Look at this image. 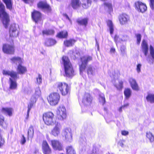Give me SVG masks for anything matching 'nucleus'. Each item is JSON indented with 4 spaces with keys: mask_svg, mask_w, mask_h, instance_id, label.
Listing matches in <instances>:
<instances>
[{
    "mask_svg": "<svg viewBox=\"0 0 154 154\" xmlns=\"http://www.w3.org/2000/svg\"><path fill=\"white\" fill-rule=\"evenodd\" d=\"M81 60L82 64L79 66L80 74H81L83 72L86 71L88 75H94L96 71L95 68L91 65L86 66L88 62L92 60V57L88 56H84L81 58Z\"/></svg>",
    "mask_w": 154,
    "mask_h": 154,
    "instance_id": "1",
    "label": "nucleus"
},
{
    "mask_svg": "<svg viewBox=\"0 0 154 154\" xmlns=\"http://www.w3.org/2000/svg\"><path fill=\"white\" fill-rule=\"evenodd\" d=\"M3 75H8L11 76L9 79V83L10 90L16 89L17 87L16 80L17 79V72L13 71L3 70L2 72Z\"/></svg>",
    "mask_w": 154,
    "mask_h": 154,
    "instance_id": "2",
    "label": "nucleus"
},
{
    "mask_svg": "<svg viewBox=\"0 0 154 154\" xmlns=\"http://www.w3.org/2000/svg\"><path fill=\"white\" fill-rule=\"evenodd\" d=\"M62 62L64 66L66 76L72 77L75 75V72L68 58L63 56L62 58Z\"/></svg>",
    "mask_w": 154,
    "mask_h": 154,
    "instance_id": "3",
    "label": "nucleus"
},
{
    "mask_svg": "<svg viewBox=\"0 0 154 154\" xmlns=\"http://www.w3.org/2000/svg\"><path fill=\"white\" fill-rule=\"evenodd\" d=\"M43 119L45 124L49 126H53L56 122L54 119V113L51 112H48L43 114Z\"/></svg>",
    "mask_w": 154,
    "mask_h": 154,
    "instance_id": "4",
    "label": "nucleus"
},
{
    "mask_svg": "<svg viewBox=\"0 0 154 154\" xmlns=\"http://www.w3.org/2000/svg\"><path fill=\"white\" fill-rule=\"evenodd\" d=\"M57 117L60 120H63L66 119V109L63 106L58 107L56 111Z\"/></svg>",
    "mask_w": 154,
    "mask_h": 154,
    "instance_id": "5",
    "label": "nucleus"
},
{
    "mask_svg": "<svg viewBox=\"0 0 154 154\" xmlns=\"http://www.w3.org/2000/svg\"><path fill=\"white\" fill-rule=\"evenodd\" d=\"M57 90L59 91L63 95H65L69 91V88L68 85L66 83H58L57 84Z\"/></svg>",
    "mask_w": 154,
    "mask_h": 154,
    "instance_id": "6",
    "label": "nucleus"
},
{
    "mask_svg": "<svg viewBox=\"0 0 154 154\" xmlns=\"http://www.w3.org/2000/svg\"><path fill=\"white\" fill-rule=\"evenodd\" d=\"M60 100L59 94L57 93L51 94L48 98V100L51 105L54 106L57 104Z\"/></svg>",
    "mask_w": 154,
    "mask_h": 154,
    "instance_id": "7",
    "label": "nucleus"
},
{
    "mask_svg": "<svg viewBox=\"0 0 154 154\" xmlns=\"http://www.w3.org/2000/svg\"><path fill=\"white\" fill-rule=\"evenodd\" d=\"M2 50L5 53L12 54L14 51V45L12 43H11V45L8 44H4L2 47Z\"/></svg>",
    "mask_w": 154,
    "mask_h": 154,
    "instance_id": "8",
    "label": "nucleus"
},
{
    "mask_svg": "<svg viewBox=\"0 0 154 154\" xmlns=\"http://www.w3.org/2000/svg\"><path fill=\"white\" fill-rule=\"evenodd\" d=\"M62 135L64 137L67 141L71 142L72 141V134L70 128H66L63 131Z\"/></svg>",
    "mask_w": 154,
    "mask_h": 154,
    "instance_id": "9",
    "label": "nucleus"
},
{
    "mask_svg": "<svg viewBox=\"0 0 154 154\" xmlns=\"http://www.w3.org/2000/svg\"><path fill=\"white\" fill-rule=\"evenodd\" d=\"M135 7L138 12L141 13L145 12L147 9L146 5L139 1L136 2L135 3Z\"/></svg>",
    "mask_w": 154,
    "mask_h": 154,
    "instance_id": "10",
    "label": "nucleus"
},
{
    "mask_svg": "<svg viewBox=\"0 0 154 154\" xmlns=\"http://www.w3.org/2000/svg\"><path fill=\"white\" fill-rule=\"evenodd\" d=\"M54 127L51 131V134L55 137L58 136L60 134L61 126L60 123L56 122Z\"/></svg>",
    "mask_w": 154,
    "mask_h": 154,
    "instance_id": "11",
    "label": "nucleus"
},
{
    "mask_svg": "<svg viewBox=\"0 0 154 154\" xmlns=\"http://www.w3.org/2000/svg\"><path fill=\"white\" fill-rule=\"evenodd\" d=\"M38 7L47 12L51 11V9L50 6L46 2H40L37 5Z\"/></svg>",
    "mask_w": 154,
    "mask_h": 154,
    "instance_id": "12",
    "label": "nucleus"
},
{
    "mask_svg": "<svg viewBox=\"0 0 154 154\" xmlns=\"http://www.w3.org/2000/svg\"><path fill=\"white\" fill-rule=\"evenodd\" d=\"M51 143L53 148L55 150H61L63 149V145L62 143L57 140H52Z\"/></svg>",
    "mask_w": 154,
    "mask_h": 154,
    "instance_id": "13",
    "label": "nucleus"
},
{
    "mask_svg": "<svg viewBox=\"0 0 154 154\" xmlns=\"http://www.w3.org/2000/svg\"><path fill=\"white\" fill-rule=\"evenodd\" d=\"M92 98L91 95L88 93L85 94L82 99V103L86 106H89L91 103Z\"/></svg>",
    "mask_w": 154,
    "mask_h": 154,
    "instance_id": "14",
    "label": "nucleus"
},
{
    "mask_svg": "<svg viewBox=\"0 0 154 154\" xmlns=\"http://www.w3.org/2000/svg\"><path fill=\"white\" fill-rule=\"evenodd\" d=\"M32 17L33 20L36 23H37L41 20V14L39 12L34 10L32 13Z\"/></svg>",
    "mask_w": 154,
    "mask_h": 154,
    "instance_id": "15",
    "label": "nucleus"
},
{
    "mask_svg": "<svg viewBox=\"0 0 154 154\" xmlns=\"http://www.w3.org/2000/svg\"><path fill=\"white\" fill-rule=\"evenodd\" d=\"M17 30V28L15 26V24H13L11 25L10 26L9 32L10 34V39H11L12 40V42L13 43V39H12V37H16L18 35V32H17L16 34V32Z\"/></svg>",
    "mask_w": 154,
    "mask_h": 154,
    "instance_id": "16",
    "label": "nucleus"
},
{
    "mask_svg": "<svg viewBox=\"0 0 154 154\" xmlns=\"http://www.w3.org/2000/svg\"><path fill=\"white\" fill-rule=\"evenodd\" d=\"M149 49L150 55H149L146 57V60L149 64H151L153 63V60H154V49L152 45H150Z\"/></svg>",
    "mask_w": 154,
    "mask_h": 154,
    "instance_id": "17",
    "label": "nucleus"
},
{
    "mask_svg": "<svg viewBox=\"0 0 154 154\" xmlns=\"http://www.w3.org/2000/svg\"><path fill=\"white\" fill-rule=\"evenodd\" d=\"M41 94V91L39 87H37L35 89V95L32 96L31 99V102L30 103L33 104L35 103L37 99L40 95Z\"/></svg>",
    "mask_w": 154,
    "mask_h": 154,
    "instance_id": "18",
    "label": "nucleus"
},
{
    "mask_svg": "<svg viewBox=\"0 0 154 154\" xmlns=\"http://www.w3.org/2000/svg\"><path fill=\"white\" fill-rule=\"evenodd\" d=\"M142 50L145 56H146L148 53L149 48L148 44L145 40H143L141 45Z\"/></svg>",
    "mask_w": 154,
    "mask_h": 154,
    "instance_id": "19",
    "label": "nucleus"
},
{
    "mask_svg": "<svg viewBox=\"0 0 154 154\" xmlns=\"http://www.w3.org/2000/svg\"><path fill=\"white\" fill-rule=\"evenodd\" d=\"M119 20L121 24L123 25L126 23L129 19L128 16L125 14H122L119 17Z\"/></svg>",
    "mask_w": 154,
    "mask_h": 154,
    "instance_id": "20",
    "label": "nucleus"
},
{
    "mask_svg": "<svg viewBox=\"0 0 154 154\" xmlns=\"http://www.w3.org/2000/svg\"><path fill=\"white\" fill-rule=\"evenodd\" d=\"M129 82L132 88L134 90L137 91L139 90L138 86L136 80L134 79L131 78L129 79Z\"/></svg>",
    "mask_w": 154,
    "mask_h": 154,
    "instance_id": "21",
    "label": "nucleus"
},
{
    "mask_svg": "<svg viewBox=\"0 0 154 154\" xmlns=\"http://www.w3.org/2000/svg\"><path fill=\"white\" fill-rule=\"evenodd\" d=\"M42 149L44 154H49L51 153V149L47 143L45 141H43Z\"/></svg>",
    "mask_w": 154,
    "mask_h": 154,
    "instance_id": "22",
    "label": "nucleus"
},
{
    "mask_svg": "<svg viewBox=\"0 0 154 154\" xmlns=\"http://www.w3.org/2000/svg\"><path fill=\"white\" fill-rule=\"evenodd\" d=\"M81 3L79 0H71L70 5L74 9H76L79 7Z\"/></svg>",
    "mask_w": 154,
    "mask_h": 154,
    "instance_id": "23",
    "label": "nucleus"
},
{
    "mask_svg": "<svg viewBox=\"0 0 154 154\" xmlns=\"http://www.w3.org/2000/svg\"><path fill=\"white\" fill-rule=\"evenodd\" d=\"M13 111V109L11 108H3L2 109V112L4 114L9 116H12Z\"/></svg>",
    "mask_w": 154,
    "mask_h": 154,
    "instance_id": "24",
    "label": "nucleus"
},
{
    "mask_svg": "<svg viewBox=\"0 0 154 154\" xmlns=\"http://www.w3.org/2000/svg\"><path fill=\"white\" fill-rule=\"evenodd\" d=\"M5 4L7 9L11 10L12 9L13 3L12 0H2Z\"/></svg>",
    "mask_w": 154,
    "mask_h": 154,
    "instance_id": "25",
    "label": "nucleus"
},
{
    "mask_svg": "<svg viewBox=\"0 0 154 154\" xmlns=\"http://www.w3.org/2000/svg\"><path fill=\"white\" fill-rule=\"evenodd\" d=\"M107 26L110 31V35H112L114 32V26L112 21L109 20L107 22Z\"/></svg>",
    "mask_w": 154,
    "mask_h": 154,
    "instance_id": "26",
    "label": "nucleus"
},
{
    "mask_svg": "<svg viewBox=\"0 0 154 154\" xmlns=\"http://www.w3.org/2000/svg\"><path fill=\"white\" fill-rule=\"evenodd\" d=\"M56 41L54 39H48L45 41V45L48 46H51L56 44Z\"/></svg>",
    "mask_w": 154,
    "mask_h": 154,
    "instance_id": "27",
    "label": "nucleus"
},
{
    "mask_svg": "<svg viewBox=\"0 0 154 154\" xmlns=\"http://www.w3.org/2000/svg\"><path fill=\"white\" fill-rule=\"evenodd\" d=\"M76 41L74 39L66 40L64 42L65 45L67 47L72 46L75 43Z\"/></svg>",
    "mask_w": 154,
    "mask_h": 154,
    "instance_id": "28",
    "label": "nucleus"
},
{
    "mask_svg": "<svg viewBox=\"0 0 154 154\" xmlns=\"http://www.w3.org/2000/svg\"><path fill=\"white\" fill-rule=\"evenodd\" d=\"M146 136L151 143L154 142V135L151 132H147L146 133Z\"/></svg>",
    "mask_w": 154,
    "mask_h": 154,
    "instance_id": "29",
    "label": "nucleus"
},
{
    "mask_svg": "<svg viewBox=\"0 0 154 154\" xmlns=\"http://www.w3.org/2000/svg\"><path fill=\"white\" fill-rule=\"evenodd\" d=\"M124 94L126 98L128 99L131 96V90L129 88H126L124 91Z\"/></svg>",
    "mask_w": 154,
    "mask_h": 154,
    "instance_id": "30",
    "label": "nucleus"
},
{
    "mask_svg": "<svg viewBox=\"0 0 154 154\" xmlns=\"http://www.w3.org/2000/svg\"><path fill=\"white\" fill-rule=\"evenodd\" d=\"M11 60L17 65L18 64L17 69L19 70V57H14L11 59Z\"/></svg>",
    "mask_w": 154,
    "mask_h": 154,
    "instance_id": "31",
    "label": "nucleus"
},
{
    "mask_svg": "<svg viewBox=\"0 0 154 154\" xmlns=\"http://www.w3.org/2000/svg\"><path fill=\"white\" fill-rule=\"evenodd\" d=\"M66 149L67 154H76L72 146H68L67 147Z\"/></svg>",
    "mask_w": 154,
    "mask_h": 154,
    "instance_id": "32",
    "label": "nucleus"
},
{
    "mask_svg": "<svg viewBox=\"0 0 154 154\" xmlns=\"http://www.w3.org/2000/svg\"><path fill=\"white\" fill-rule=\"evenodd\" d=\"M54 31L51 29H46L42 31L43 34L46 35H52L54 34Z\"/></svg>",
    "mask_w": 154,
    "mask_h": 154,
    "instance_id": "33",
    "label": "nucleus"
},
{
    "mask_svg": "<svg viewBox=\"0 0 154 154\" xmlns=\"http://www.w3.org/2000/svg\"><path fill=\"white\" fill-rule=\"evenodd\" d=\"M77 21L78 23L79 24L86 26L87 24L88 20L86 18L82 20L78 19Z\"/></svg>",
    "mask_w": 154,
    "mask_h": 154,
    "instance_id": "34",
    "label": "nucleus"
},
{
    "mask_svg": "<svg viewBox=\"0 0 154 154\" xmlns=\"http://www.w3.org/2000/svg\"><path fill=\"white\" fill-rule=\"evenodd\" d=\"M67 36V32L66 31H62L57 35V36L60 38H65Z\"/></svg>",
    "mask_w": 154,
    "mask_h": 154,
    "instance_id": "35",
    "label": "nucleus"
},
{
    "mask_svg": "<svg viewBox=\"0 0 154 154\" xmlns=\"http://www.w3.org/2000/svg\"><path fill=\"white\" fill-rule=\"evenodd\" d=\"M148 101L151 103H154V95L152 94H148L146 97Z\"/></svg>",
    "mask_w": 154,
    "mask_h": 154,
    "instance_id": "36",
    "label": "nucleus"
},
{
    "mask_svg": "<svg viewBox=\"0 0 154 154\" xmlns=\"http://www.w3.org/2000/svg\"><path fill=\"white\" fill-rule=\"evenodd\" d=\"M34 134V131L33 128L32 126H30L28 130V137H32Z\"/></svg>",
    "mask_w": 154,
    "mask_h": 154,
    "instance_id": "37",
    "label": "nucleus"
},
{
    "mask_svg": "<svg viewBox=\"0 0 154 154\" xmlns=\"http://www.w3.org/2000/svg\"><path fill=\"white\" fill-rule=\"evenodd\" d=\"M27 70L26 67L21 65L20 64V74H25Z\"/></svg>",
    "mask_w": 154,
    "mask_h": 154,
    "instance_id": "38",
    "label": "nucleus"
},
{
    "mask_svg": "<svg viewBox=\"0 0 154 154\" xmlns=\"http://www.w3.org/2000/svg\"><path fill=\"white\" fill-rule=\"evenodd\" d=\"M126 47L124 45H122L120 47L121 54L122 56L126 55Z\"/></svg>",
    "mask_w": 154,
    "mask_h": 154,
    "instance_id": "39",
    "label": "nucleus"
},
{
    "mask_svg": "<svg viewBox=\"0 0 154 154\" xmlns=\"http://www.w3.org/2000/svg\"><path fill=\"white\" fill-rule=\"evenodd\" d=\"M114 40L115 42L116 43V45H117V43L120 42V41L121 40L122 41H125L127 40V39H120L118 36L117 35H115V37L114 38Z\"/></svg>",
    "mask_w": 154,
    "mask_h": 154,
    "instance_id": "40",
    "label": "nucleus"
},
{
    "mask_svg": "<svg viewBox=\"0 0 154 154\" xmlns=\"http://www.w3.org/2000/svg\"><path fill=\"white\" fill-rule=\"evenodd\" d=\"M104 5L105 8L108 9V10L109 11H111L112 10V5L111 3L106 2L104 3Z\"/></svg>",
    "mask_w": 154,
    "mask_h": 154,
    "instance_id": "41",
    "label": "nucleus"
},
{
    "mask_svg": "<svg viewBox=\"0 0 154 154\" xmlns=\"http://www.w3.org/2000/svg\"><path fill=\"white\" fill-rule=\"evenodd\" d=\"M100 102L103 105L105 103V99L104 95L103 94H101L99 96V98Z\"/></svg>",
    "mask_w": 154,
    "mask_h": 154,
    "instance_id": "42",
    "label": "nucleus"
},
{
    "mask_svg": "<svg viewBox=\"0 0 154 154\" xmlns=\"http://www.w3.org/2000/svg\"><path fill=\"white\" fill-rule=\"evenodd\" d=\"M123 82L122 81H120L119 82V84H115L114 86L118 89H121L122 88V85Z\"/></svg>",
    "mask_w": 154,
    "mask_h": 154,
    "instance_id": "43",
    "label": "nucleus"
},
{
    "mask_svg": "<svg viewBox=\"0 0 154 154\" xmlns=\"http://www.w3.org/2000/svg\"><path fill=\"white\" fill-rule=\"evenodd\" d=\"M33 106V104L32 103H30L29 105H28V109L27 110V114L26 116L25 119L26 120H27L29 116V112L31 109V108Z\"/></svg>",
    "mask_w": 154,
    "mask_h": 154,
    "instance_id": "44",
    "label": "nucleus"
},
{
    "mask_svg": "<svg viewBox=\"0 0 154 154\" xmlns=\"http://www.w3.org/2000/svg\"><path fill=\"white\" fill-rule=\"evenodd\" d=\"M42 82V78L41 75L39 74L38 77L36 78V83L38 84H40Z\"/></svg>",
    "mask_w": 154,
    "mask_h": 154,
    "instance_id": "45",
    "label": "nucleus"
},
{
    "mask_svg": "<svg viewBox=\"0 0 154 154\" xmlns=\"http://www.w3.org/2000/svg\"><path fill=\"white\" fill-rule=\"evenodd\" d=\"M136 36L137 37V44L139 45L140 43L141 39V36L140 34H136Z\"/></svg>",
    "mask_w": 154,
    "mask_h": 154,
    "instance_id": "46",
    "label": "nucleus"
},
{
    "mask_svg": "<svg viewBox=\"0 0 154 154\" xmlns=\"http://www.w3.org/2000/svg\"><path fill=\"white\" fill-rule=\"evenodd\" d=\"M1 131L0 130V147L2 146L4 144V140L2 138V136L1 134Z\"/></svg>",
    "mask_w": 154,
    "mask_h": 154,
    "instance_id": "47",
    "label": "nucleus"
},
{
    "mask_svg": "<svg viewBox=\"0 0 154 154\" xmlns=\"http://www.w3.org/2000/svg\"><path fill=\"white\" fill-rule=\"evenodd\" d=\"M4 117L1 115H0V125L3 126V124L4 123Z\"/></svg>",
    "mask_w": 154,
    "mask_h": 154,
    "instance_id": "48",
    "label": "nucleus"
},
{
    "mask_svg": "<svg viewBox=\"0 0 154 154\" xmlns=\"http://www.w3.org/2000/svg\"><path fill=\"white\" fill-rule=\"evenodd\" d=\"M26 142V138L23 135H22L21 139V143L22 144H24Z\"/></svg>",
    "mask_w": 154,
    "mask_h": 154,
    "instance_id": "49",
    "label": "nucleus"
},
{
    "mask_svg": "<svg viewBox=\"0 0 154 154\" xmlns=\"http://www.w3.org/2000/svg\"><path fill=\"white\" fill-rule=\"evenodd\" d=\"M150 7L152 9H154V0H150Z\"/></svg>",
    "mask_w": 154,
    "mask_h": 154,
    "instance_id": "50",
    "label": "nucleus"
},
{
    "mask_svg": "<svg viewBox=\"0 0 154 154\" xmlns=\"http://www.w3.org/2000/svg\"><path fill=\"white\" fill-rule=\"evenodd\" d=\"M141 67V65L140 64H138L137 65L136 69L138 73H139L140 72Z\"/></svg>",
    "mask_w": 154,
    "mask_h": 154,
    "instance_id": "51",
    "label": "nucleus"
},
{
    "mask_svg": "<svg viewBox=\"0 0 154 154\" xmlns=\"http://www.w3.org/2000/svg\"><path fill=\"white\" fill-rule=\"evenodd\" d=\"M110 52L112 55L115 54L116 52V50L114 48H112L110 49Z\"/></svg>",
    "mask_w": 154,
    "mask_h": 154,
    "instance_id": "52",
    "label": "nucleus"
},
{
    "mask_svg": "<svg viewBox=\"0 0 154 154\" xmlns=\"http://www.w3.org/2000/svg\"><path fill=\"white\" fill-rule=\"evenodd\" d=\"M26 3H32L34 0H22Z\"/></svg>",
    "mask_w": 154,
    "mask_h": 154,
    "instance_id": "53",
    "label": "nucleus"
},
{
    "mask_svg": "<svg viewBox=\"0 0 154 154\" xmlns=\"http://www.w3.org/2000/svg\"><path fill=\"white\" fill-rule=\"evenodd\" d=\"M122 134L123 135H127L128 134V132L126 131H122Z\"/></svg>",
    "mask_w": 154,
    "mask_h": 154,
    "instance_id": "54",
    "label": "nucleus"
},
{
    "mask_svg": "<svg viewBox=\"0 0 154 154\" xmlns=\"http://www.w3.org/2000/svg\"><path fill=\"white\" fill-rule=\"evenodd\" d=\"M119 145L120 146L122 147H124V143L122 141H120L119 142Z\"/></svg>",
    "mask_w": 154,
    "mask_h": 154,
    "instance_id": "55",
    "label": "nucleus"
},
{
    "mask_svg": "<svg viewBox=\"0 0 154 154\" xmlns=\"http://www.w3.org/2000/svg\"><path fill=\"white\" fill-rule=\"evenodd\" d=\"M64 16L66 17V19H68L69 22H70L71 23H72V22L71 20L70 19H69V17L66 14L64 15Z\"/></svg>",
    "mask_w": 154,
    "mask_h": 154,
    "instance_id": "56",
    "label": "nucleus"
},
{
    "mask_svg": "<svg viewBox=\"0 0 154 154\" xmlns=\"http://www.w3.org/2000/svg\"><path fill=\"white\" fill-rule=\"evenodd\" d=\"M129 104L128 103H125L122 106L124 108V107H127L128 106H129Z\"/></svg>",
    "mask_w": 154,
    "mask_h": 154,
    "instance_id": "57",
    "label": "nucleus"
},
{
    "mask_svg": "<svg viewBox=\"0 0 154 154\" xmlns=\"http://www.w3.org/2000/svg\"><path fill=\"white\" fill-rule=\"evenodd\" d=\"M95 40H96V46H97V49H99V44L98 43V42H97V40L96 38L95 39Z\"/></svg>",
    "mask_w": 154,
    "mask_h": 154,
    "instance_id": "58",
    "label": "nucleus"
},
{
    "mask_svg": "<svg viewBox=\"0 0 154 154\" xmlns=\"http://www.w3.org/2000/svg\"><path fill=\"white\" fill-rule=\"evenodd\" d=\"M124 108L122 106L119 109V112H122V109Z\"/></svg>",
    "mask_w": 154,
    "mask_h": 154,
    "instance_id": "59",
    "label": "nucleus"
},
{
    "mask_svg": "<svg viewBox=\"0 0 154 154\" xmlns=\"http://www.w3.org/2000/svg\"><path fill=\"white\" fill-rule=\"evenodd\" d=\"M20 63L21 62H23V59H21V58H20Z\"/></svg>",
    "mask_w": 154,
    "mask_h": 154,
    "instance_id": "60",
    "label": "nucleus"
},
{
    "mask_svg": "<svg viewBox=\"0 0 154 154\" xmlns=\"http://www.w3.org/2000/svg\"><path fill=\"white\" fill-rule=\"evenodd\" d=\"M104 109V110H105V111H106V108H105Z\"/></svg>",
    "mask_w": 154,
    "mask_h": 154,
    "instance_id": "61",
    "label": "nucleus"
},
{
    "mask_svg": "<svg viewBox=\"0 0 154 154\" xmlns=\"http://www.w3.org/2000/svg\"><path fill=\"white\" fill-rule=\"evenodd\" d=\"M108 154H110L109 153H108Z\"/></svg>",
    "mask_w": 154,
    "mask_h": 154,
    "instance_id": "62",
    "label": "nucleus"
}]
</instances>
